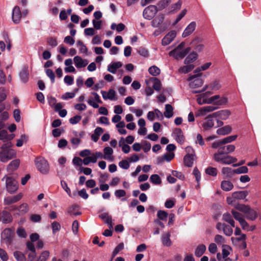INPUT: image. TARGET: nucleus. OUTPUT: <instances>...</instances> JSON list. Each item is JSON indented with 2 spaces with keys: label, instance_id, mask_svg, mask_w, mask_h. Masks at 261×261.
I'll use <instances>...</instances> for the list:
<instances>
[{
  "label": "nucleus",
  "instance_id": "1",
  "mask_svg": "<svg viewBox=\"0 0 261 261\" xmlns=\"http://www.w3.org/2000/svg\"><path fill=\"white\" fill-rule=\"evenodd\" d=\"M12 144L11 142L4 143L1 147L2 150L0 151V160L1 162L6 163L9 160L12 159L16 156V152L15 150L11 149Z\"/></svg>",
  "mask_w": 261,
  "mask_h": 261
},
{
  "label": "nucleus",
  "instance_id": "2",
  "mask_svg": "<svg viewBox=\"0 0 261 261\" xmlns=\"http://www.w3.org/2000/svg\"><path fill=\"white\" fill-rule=\"evenodd\" d=\"M234 208L237 210L243 213L248 220L254 221L257 217V212L248 205L238 203L234 205Z\"/></svg>",
  "mask_w": 261,
  "mask_h": 261
},
{
  "label": "nucleus",
  "instance_id": "3",
  "mask_svg": "<svg viewBox=\"0 0 261 261\" xmlns=\"http://www.w3.org/2000/svg\"><path fill=\"white\" fill-rule=\"evenodd\" d=\"M14 236V232L11 228H5L1 234V241L8 247L12 244Z\"/></svg>",
  "mask_w": 261,
  "mask_h": 261
},
{
  "label": "nucleus",
  "instance_id": "4",
  "mask_svg": "<svg viewBox=\"0 0 261 261\" xmlns=\"http://www.w3.org/2000/svg\"><path fill=\"white\" fill-rule=\"evenodd\" d=\"M6 179V188L7 191L12 194L15 193L18 189V184L17 181L11 176H5L2 180L4 181Z\"/></svg>",
  "mask_w": 261,
  "mask_h": 261
},
{
  "label": "nucleus",
  "instance_id": "5",
  "mask_svg": "<svg viewBox=\"0 0 261 261\" xmlns=\"http://www.w3.org/2000/svg\"><path fill=\"white\" fill-rule=\"evenodd\" d=\"M35 165L37 169L43 174H46L48 172V163L43 158L37 157L35 161Z\"/></svg>",
  "mask_w": 261,
  "mask_h": 261
},
{
  "label": "nucleus",
  "instance_id": "6",
  "mask_svg": "<svg viewBox=\"0 0 261 261\" xmlns=\"http://www.w3.org/2000/svg\"><path fill=\"white\" fill-rule=\"evenodd\" d=\"M214 159L217 162H221L223 164H231L237 161V159L230 155L221 156L219 154H214Z\"/></svg>",
  "mask_w": 261,
  "mask_h": 261
},
{
  "label": "nucleus",
  "instance_id": "7",
  "mask_svg": "<svg viewBox=\"0 0 261 261\" xmlns=\"http://www.w3.org/2000/svg\"><path fill=\"white\" fill-rule=\"evenodd\" d=\"M188 81H192L189 83V86L191 88H197L201 87L203 84V80L198 77L197 74L190 75L188 79Z\"/></svg>",
  "mask_w": 261,
  "mask_h": 261
},
{
  "label": "nucleus",
  "instance_id": "8",
  "mask_svg": "<svg viewBox=\"0 0 261 261\" xmlns=\"http://www.w3.org/2000/svg\"><path fill=\"white\" fill-rule=\"evenodd\" d=\"M158 12L155 5H150L146 8L143 12V17L145 19H151Z\"/></svg>",
  "mask_w": 261,
  "mask_h": 261
},
{
  "label": "nucleus",
  "instance_id": "9",
  "mask_svg": "<svg viewBox=\"0 0 261 261\" xmlns=\"http://www.w3.org/2000/svg\"><path fill=\"white\" fill-rule=\"evenodd\" d=\"M213 116H212V114L206 116L204 121L201 124L202 127L204 131H206L210 130L212 128L214 125V122L213 120Z\"/></svg>",
  "mask_w": 261,
  "mask_h": 261
},
{
  "label": "nucleus",
  "instance_id": "10",
  "mask_svg": "<svg viewBox=\"0 0 261 261\" xmlns=\"http://www.w3.org/2000/svg\"><path fill=\"white\" fill-rule=\"evenodd\" d=\"M12 220V216L9 212L5 210L0 212V221L3 223H9L11 222Z\"/></svg>",
  "mask_w": 261,
  "mask_h": 261
},
{
  "label": "nucleus",
  "instance_id": "11",
  "mask_svg": "<svg viewBox=\"0 0 261 261\" xmlns=\"http://www.w3.org/2000/svg\"><path fill=\"white\" fill-rule=\"evenodd\" d=\"M22 14L19 7L15 6L12 13V20L15 24L18 23L21 19Z\"/></svg>",
  "mask_w": 261,
  "mask_h": 261
},
{
  "label": "nucleus",
  "instance_id": "12",
  "mask_svg": "<svg viewBox=\"0 0 261 261\" xmlns=\"http://www.w3.org/2000/svg\"><path fill=\"white\" fill-rule=\"evenodd\" d=\"M235 150V146L233 145H228L227 146L222 145L219 148L218 152L215 154H219V155L227 154L233 152Z\"/></svg>",
  "mask_w": 261,
  "mask_h": 261
},
{
  "label": "nucleus",
  "instance_id": "13",
  "mask_svg": "<svg viewBox=\"0 0 261 261\" xmlns=\"http://www.w3.org/2000/svg\"><path fill=\"white\" fill-rule=\"evenodd\" d=\"M231 114V112L228 110H223L216 112L212 114L214 118L218 117L222 120H226Z\"/></svg>",
  "mask_w": 261,
  "mask_h": 261
},
{
  "label": "nucleus",
  "instance_id": "14",
  "mask_svg": "<svg viewBox=\"0 0 261 261\" xmlns=\"http://www.w3.org/2000/svg\"><path fill=\"white\" fill-rule=\"evenodd\" d=\"M190 50L191 48L188 47L184 50H179L178 51H175L173 54H169V55L173 57L176 60L182 59L188 55Z\"/></svg>",
  "mask_w": 261,
  "mask_h": 261
},
{
  "label": "nucleus",
  "instance_id": "15",
  "mask_svg": "<svg viewBox=\"0 0 261 261\" xmlns=\"http://www.w3.org/2000/svg\"><path fill=\"white\" fill-rule=\"evenodd\" d=\"M22 194L19 193L14 196H9L4 199V204L5 205H10L12 203H15L20 200L22 197Z\"/></svg>",
  "mask_w": 261,
  "mask_h": 261
},
{
  "label": "nucleus",
  "instance_id": "16",
  "mask_svg": "<svg viewBox=\"0 0 261 261\" xmlns=\"http://www.w3.org/2000/svg\"><path fill=\"white\" fill-rule=\"evenodd\" d=\"M196 23L195 21L191 22L185 29L182 34V37H187L190 35L195 30Z\"/></svg>",
  "mask_w": 261,
  "mask_h": 261
},
{
  "label": "nucleus",
  "instance_id": "17",
  "mask_svg": "<svg viewBox=\"0 0 261 261\" xmlns=\"http://www.w3.org/2000/svg\"><path fill=\"white\" fill-rule=\"evenodd\" d=\"M175 135V139L180 144H182L185 142V137L182 130L180 128H175L173 132Z\"/></svg>",
  "mask_w": 261,
  "mask_h": 261
},
{
  "label": "nucleus",
  "instance_id": "18",
  "mask_svg": "<svg viewBox=\"0 0 261 261\" xmlns=\"http://www.w3.org/2000/svg\"><path fill=\"white\" fill-rule=\"evenodd\" d=\"M164 20V16L163 14L155 17L151 21L152 26L154 28H159L162 29V25Z\"/></svg>",
  "mask_w": 261,
  "mask_h": 261
},
{
  "label": "nucleus",
  "instance_id": "19",
  "mask_svg": "<svg viewBox=\"0 0 261 261\" xmlns=\"http://www.w3.org/2000/svg\"><path fill=\"white\" fill-rule=\"evenodd\" d=\"M74 62L76 68H80L86 67L88 62L87 60H83L80 56H75L74 59Z\"/></svg>",
  "mask_w": 261,
  "mask_h": 261
},
{
  "label": "nucleus",
  "instance_id": "20",
  "mask_svg": "<svg viewBox=\"0 0 261 261\" xmlns=\"http://www.w3.org/2000/svg\"><path fill=\"white\" fill-rule=\"evenodd\" d=\"M217 109V107L213 106H208L204 107L201 108L197 114H195L196 116H199L200 115L204 116L206 112H213Z\"/></svg>",
  "mask_w": 261,
  "mask_h": 261
},
{
  "label": "nucleus",
  "instance_id": "21",
  "mask_svg": "<svg viewBox=\"0 0 261 261\" xmlns=\"http://www.w3.org/2000/svg\"><path fill=\"white\" fill-rule=\"evenodd\" d=\"M20 165V160L15 159L12 161L7 166V170L8 172H13L16 170Z\"/></svg>",
  "mask_w": 261,
  "mask_h": 261
},
{
  "label": "nucleus",
  "instance_id": "22",
  "mask_svg": "<svg viewBox=\"0 0 261 261\" xmlns=\"http://www.w3.org/2000/svg\"><path fill=\"white\" fill-rule=\"evenodd\" d=\"M170 232H167L163 234L161 237V240L163 245L164 246L170 247L172 245V241L170 239Z\"/></svg>",
  "mask_w": 261,
  "mask_h": 261
},
{
  "label": "nucleus",
  "instance_id": "23",
  "mask_svg": "<svg viewBox=\"0 0 261 261\" xmlns=\"http://www.w3.org/2000/svg\"><path fill=\"white\" fill-rule=\"evenodd\" d=\"M122 66V64L120 62H114V63L110 64L108 65V71L114 74L116 72L117 69L121 67Z\"/></svg>",
  "mask_w": 261,
  "mask_h": 261
},
{
  "label": "nucleus",
  "instance_id": "24",
  "mask_svg": "<svg viewBox=\"0 0 261 261\" xmlns=\"http://www.w3.org/2000/svg\"><path fill=\"white\" fill-rule=\"evenodd\" d=\"M231 130V127L229 125H227L223 127L218 128L217 130V134L219 135L224 136L230 134Z\"/></svg>",
  "mask_w": 261,
  "mask_h": 261
},
{
  "label": "nucleus",
  "instance_id": "25",
  "mask_svg": "<svg viewBox=\"0 0 261 261\" xmlns=\"http://www.w3.org/2000/svg\"><path fill=\"white\" fill-rule=\"evenodd\" d=\"M194 155L193 154H187L184 158V163L186 166L191 167L193 165Z\"/></svg>",
  "mask_w": 261,
  "mask_h": 261
},
{
  "label": "nucleus",
  "instance_id": "26",
  "mask_svg": "<svg viewBox=\"0 0 261 261\" xmlns=\"http://www.w3.org/2000/svg\"><path fill=\"white\" fill-rule=\"evenodd\" d=\"M248 192L247 191H242L234 192L232 193V196L233 198L238 199H244L248 195Z\"/></svg>",
  "mask_w": 261,
  "mask_h": 261
},
{
  "label": "nucleus",
  "instance_id": "27",
  "mask_svg": "<svg viewBox=\"0 0 261 261\" xmlns=\"http://www.w3.org/2000/svg\"><path fill=\"white\" fill-rule=\"evenodd\" d=\"M174 157L173 153H166L164 154L162 157L158 159L159 163H162L165 160L167 162L171 161Z\"/></svg>",
  "mask_w": 261,
  "mask_h": 261
},
{
  "label": "nucleus",
  "instance_id": "28",
  "mask_svg": "<svg viewBox=\"0 0 261 261\" xmlns=\"http://www.w3.org/2000/svg\"><path fill=\"white\" fill-rule=\"evenodd\" d=\"M198 58V55L196 53L193 51L185 59L184 63L185 64H189L195 61Z\"/></svg>",
  "mask_w": 261,
  "mask_h": 261
},
{
  "label": "nucleus",
  "instance_id": "29",
  "mask_svg": "<svg viewBox=\"0 0 261 261\" xmlns=\"http://www.w3.org/2000/svg\"><path fill=\"white\" fill-rule=\"evenodd\" d=\"M206 250V246L203 244L198 245L195 249V255L197 257L201 256Z\"/></svg>",
  "mask_w": 261,
  "mask_h": 261
},
{
  "label": "nucleus",
  "instance_id": "30",
  "mask_svg": "<svg viewBox=\"0 0 261 261\" xmlns=\"http://www.w3.org/2000/svg\"><path fill=\"white\" fill-rule=\"evenodd\" d=\"M221 188L225 191H229L232 189L233 185L230 181L223 180L221 182Z\"/></svg>",
  "mask_w": 261,
  "mask_h": 261
},
{
  "label": "nucleus",
  "instance_id": "31",
  "mask_svg": "<svg viewBox=\"0 0 261 261\" xmlns=\"http://www.w3.org/2000/svg\"><path fill=\"white\" fill-rule=\"evenodd\" d=\"M173 108L172 106L170 104H166L165 105V112H164V115L167 118H170L173 115Z\"/></svg>",
  "mask_w": 261,
  "mask_h": 261
},
{
  "label": "nucleus",
  "instance_id": "32",
  "mask_svg": "<svg viewBox=\"0 0 261 261\" xmlns=\"http://www.w3.org/2000/svg\"><path fill=\"white\" fill-rule=\"evenodd\" d=\"M13 255L17 261H26L24 254L19 251H14Z\"/></svg>",
  "mask_w": 261,
  "mask_h": 261
},
{
  "label": "nucleus",
  "instance_id": "33",
  "mask_svg": "<svg viewBox=\"0 0 261 261\" xmlns=\"http://www.w3.org/2000/svg\"><path fill=\"white\" fill-rule=\"evenodd\" d=\"M222 173L223 174L225 175L227 177L231 178L234 174L233 170H232L229 167H223L222 169Z\"/></svg>",
  "mask_w": 261,
  "mask_h": 261
},
{
  "label": "nucleus",
  "instance_id": "34",
  "mask_svg": "<svg viewBox=\"0 0 261 261\" xmlns=\"http://www.w3.org/2000/svg\"><path fill=\"white\" fill-rule=\"evenodd\" d=\"M104 156L103 158L106 160L111 159V156L113 153V150L110 147H106L103 149Z\"/></svg>",
  "mask_w": 261,
  "mask_h": 261
},
{
  "label": "nucleus",
  "instance_id": "35",
  "mask_svg": "<svg viewBox=\"0 0 261 261\" xmlns=\"http://www.w3.org/2000/svg\"><path fill=\"white\" fill-rule=\"evenodd\" d=\"M168 216V213L162 210H159L157 213L158 219L162 221H166Z\"/></svg>",
  "mask_w": 261,
  "mask_h": 261
},
{
  "label": "nucleus",
  "instance_id": "36",
  "mask_svg": "<svg viewBox=\"0 0 261 261\" xmlns=\"http://www.w3.org/2000/svg\"><path fill=\"white\" fill-rule=\"evenodd\" d=\"M148 72L152 75L156 76L160 73L161 70L157 66L153 65L149 68Z\"/></svg>",
  "mask_w": 261,
  "mask_h": 261
},
{
  "label": "nucleus",
  "instance_id": "37",
  "mask_svg": "<svg viewBox=\"0 0 261 261\" xmlns=\"http://www.w3.org/2000/svg\"><path fill=\"white\" fill-rule=\"evenodd\" d=\"M150 181L154 185H158L161 184L162 180L159 175L154 174L151 175Z\"/></svg>",
  "mask_w": 261,
  "mask_h": 261
},
{
  "label": "nucleus",
  "instance_id": "38",
  "mask_svg": "<svg viewBox=\"0 0 261 261\" xmlns=\"http://www.w3.org/2000/svg\"><path fill=\"white\" fill-rule=\"evenodd\" d=\"M205 172L206 174L213 176H216L217 175L218 173V170L217 168L212 167H207L205 170Z\"/></svg>",
  "mask_w": 261,
  "mask_h": 261
},
{
  "label": "nucleus",
  "instance_id": "39",
  "mask_svg": "<svg viewBox=\"0 0 261 261\" xmlns=\"http://www.w3.org/2000/svg\"><path fill=\"white\" fill-rule=\"evenodd\" d=\"M19 76L21 81L23 83H26L28 80L29 73L27 70H22L20 73Z\"/></svg>",
  "mask_w": 261,
  "mask_h": 261
},
{
  "label": "nucleus",
  "instance_id": "40",
  "mask_svg": "<svg viewBox=\"0 0 261 261\" xmlns=\"http://www.w3.org/2000/svg\"><path fill=\"white\" fill-rule=\"evenodd\" d=\"M51 228L53 230V233L54 234H56V233L59 231L60 230L61 225L59 222L54 221L51 223Z\"/></svg>",
  "mask_w": 261,
  "mask_h": 261
},
{
  "label": "nucleus",
  "instance_id": "41",
  "mask_svg": "<svg viewBox=\"0 0 261 261\" xmlns=\"http://www.w3.org/2000/svg\"><path fill=\"white\" fill-rule=\"evenodd\" d=\"M224 233L227 236H230L233 233V230L231 226L225 224L223 229Z\"/></svg>",
  "mask_w": 261,
  "mask_h": 261
},
{
  "label": "nucleus",
  "instance_id": "42",
  "mask_svg": "<svg viewBox=\"0 0 261 261\" xmlns=\"http://www.w3.org/2000/svg\"><path fill=\"white\" fill-rule=\"evenodd\" d=\"M231 213L233 216V217L237 221H238L239 222L241 221V220L244 219L242 215L237 212L236 211L232 209L231 211Z\"/></svg>",
  "mask_w": 261,
  "mask_h": 261
},
{
  "label": "nucleus",
  "instance_id": "43",
  "mask_svg": "<svg viewBox=\"0 0 261 261\" xmlns=\"http://www.w3.org/2000/svg\"><path fill=\"white\" fill-rule=\"evenodd\" d=\"M17 234L21 238H25L27 237V232L22 227H19L16 231Z\"/></svg>",
  "mask_w": 261,
  "mask_h": 261
},
{
  "label": "nucleus",
  "instance_id": "44",
  "mask_svg": "<svg viewBox=\"0 0 261 261\" xmlns=\"http://www.w3.org/2000/svg\"><path fill=\"white\" fill-rule=\"evenodd\" d=\"M248 172V169L246 166H241L236 169L233 170L234 174L246 173Z\"/></svg>",
  "mask_w": 261,
  "mask_h": 261
},
{
  "label": "nucleus",
  "instance_id": "45",
  "mask_svg": "<svg viewBox=\"0 0 261 261\" xmlns=\"http://www.w3.org/2000/svg\"><path fill=\"white\" fill-rule=\"evenodd\" d=\"M194 68V65L193 64H187V65L183 66L181 68L180 70L184 73H187L190 72Z\"/></svg>",
  "mask_w": 261,
  "mask_h": 261
},
{
  "label": "nucleus",
  "instance_id": "46",
  "mask_svg": "<svg viewBox=\"0 0 261 261\" xmlns=\"http://www.w3.org/2000/svg\"><path fill=\"white\" fill-rule=\"evenodd\" d=\"M78 207L76 205H73L68 210V213L71 216H78L81 214V212H75V210Z\"/></svg>",
  "mask_w": 261,
  "mask_h": 261
},
{
  "label": "nucleus",
  "instance_id": "47",
  "mask_svg": "<svg viewBox=\"0 0 261 261\" xmlns=\"http://www.w3.org/2000/svg\"><path fill=\"white\" fill-rule=\"evenodd\" d=\"M168 2L169 1H159L157 6H155L158 11L166 8L168 6Z\"/></svg>",
  "mask_w": 261,
  "mask_h": 261
},
{
  "label": "nucleus",
  "instance_id": "48",
  "mask_svg": "<svg viewBox=\"0 0 261 261\" xmlns=\"http://www.w3.org/2000/svg\"><path fill=\"white\" fill-rule=\"evenodd\" d=\"M214 241L219 244H222L225 242V238L221 235L217 234L214 238Z\"/></svg>",
  "mask_w": 261,
  "mask_h": 261
},
{
  "label": "nucleus",
  "instance_id": "49",
  "mask_svg": "<svg viewBox=\"0 0 261 261\" xmlns=\"http://www.w3.org/2000/svg\"><path fill=\"white\" fill-rule=\"evenodd\" d=\"M237 135H232L227 137L226 138L222 140V142L223 143V145L228 143L231 142L233 141H234L237 139Z\"/></svg>",
  "mask_w": 261,
  "mask_h": 261
},
{
  "label": "nucleus",
  "instance_id": "50",
  "mask_svg": "<svg viewBox=\"0 0 261 261\" xmlns=\"http://www.w3.org/2000/svg\"><path fill=\"white\" fill-rule=\"evenodd\" d=\"M193 174L195 176L196 180L197 182L198 185L201 178V174L196 167L194 168Z\"/></svg>",
  "mask_w": 261,
  "mask_h": 261
},
{
  "label": "nucleus",
  "instance_id": "51",
  "mask_svg": "<svg viewBox=\"0 0 261 261\" xmlns=\"http://www.w3.org/2000/svg\"><path fill=\"white\" fill-rule=\"evenodd\" d=\"M19 212L21 214H25L29 211V206L27 203H22L18 206Z\"/></svg>",
  "mask_w": 261,
  "mask_h": 261
},
{
  "label": "nucleus",
  "instance_id": "52",
  "mask_svg": "<svg viewBox=\"0 0 261 261\" xmlns=\"http://www.w3.org/2000/svg\"><path fill=\"white\" fill-rule=\"evenodd\" d=\"M124 248V244L123 243H119L116 247L114 249L113 252V256L116 255L119 251H121Z\"/></svg>",
  "mask_w": 261,
  "mask_h": 261
},
{
  "label": "nucleus",
  "instance_id": "53",
  "mask_svg": "<svg viewBox=\"0 0 261 261\" xmlns=\"http://www.w3.org/2000/svg\"><path fill=\"white\" fill-rule=\"evenodd\" d=\"M187 10L186 9L182 10L181 12L177 15L176 19L174 22V24H176L178 23L186 14Z\"/></svg>",
  "mask_w": 261,
  "mask_h": 261
},
{
  "label": "nucleus",
  "instance_id": "54",
  "mask_svg": "<svg viewBox=\"0 0 261 261\" xmlns=\"http://www.w3.org/2000/svg\"><path fill=\"white\" fill-rule=\"evenodd\" d=\"M119 166L122 169H128L129 167V164L126 160H122L119 163Z\"/></svg>",
  "mask_w": 261,
  "mask_h": 261
},
{
  "label": "nucleus",
  "instance_id": "55",
  "mask_svg": "<svg viewBox=\"0 0 261 261\" xmlns=\"http://www.w3.org/2000/svg\"><path fill=\"white\" fill-rule=\"evenodd\" d=\"M0 258L3 261L8 260V255L6 251L3 249L0 248Z\"/></svg>",
  "mask_w": 261,
  "mask_h": 261
},
{
  "label": "nucleus",
  "instance_id": "56",
  "mask_svg": "<svg viewBox=\"0 0 261 261\" xmlns=\"http://www.w3.org/2000/svg\"><path fill=\"white\" fill-rule=\"evenodd\" d=\"M142 148L145 152H147L150 150L151 144L149 142L144 141L142 142Z\"/></svg>",
  "mask_w": 261,
  "mask_h": 261
},
{
  "label": "nucleus",
  "instance_id": "57",
  "mask_svg": "<svg viewBox=\"0 0 261 261\" xmlns=\"http://www.w3.org/2000/svg\"><path fill=\"white\" fill-rule=\"evenodd\" d=\"M208 92H206L205 93L202 94V97H198L197 99V101L199 105H203L206 103H207L208 100L204 98L205 95Z\"/></svg>",
  "mask_w": 261,
  "mask_h": 261
},
{
  "label": "nucleus",
  "instance_id": "58",
  "mask_svg": "<svg viewBox=\"0 0 261 261\" xmlns=\"http://www.w3.org/2000/svg\"><path fill=\"white\" fill-rule=\"evenodd\" d=\"M115 195L117 198H121L126 195V192L124 190H117L115 191Z\"/></svg>",
  "mask_w": 261,
  "mask_h": 261
},
{
  "label": "nucleus",
  "instance_id": "59",
  "mask_svg": "<svg viewBox=\"0 0 261 261\" xmlns=\"http://www.w3.org/2000/svg\"><path fill=\"white\" fill-rule=\"evenodd\" d=\"M185 43L184 42L180 43L175 48L170 51L169 54H173L175 51H178L179 50H184L183 48L185 47Z\"/></svg>",
  "mask_w": 261,
  "mask_h": 261
},
{
  "label": "nucleus",
  "instance_id": "60",
  "mask_svg": "<svg viewBox=\"0 0 261 261\" xmlns=\"http://www.w3.org/2000/svg\"><path fill=\"white\" fill-rule=\"evenodd\" d=\"M82 117L79 115H76L69 119V122L72 124H75L78 123L81 120Z\"/></svg>",
  "mask_w": 261,
  "mask_h": 261
},
{
  "label": "nucleus",
  "instance_id": "61",
  "mask_svg": "<svg viewBox=\"0 0 261 261\" xmlns=\"http://www.w3.org/2000/svg\"><path fill=\"white\" fill-rule=\"evenodd\" d=\"M138 52L141 56L144 57H147L149 55L148 50L142 47H141L139 48Z\"/></svg>",
  "mask_w": 261,
  "mask_h": 261
},
{
  "label": "nucleus",
  "instance_id": "62",
  "mask_svg": "<svg viewBox=\"0 0 261 261\" xmlns=\"http://www.w3.org/2000/svg\"><path fill=\"white\" fill-rule=\"evenodd\" d=\"M13 115L15 121L17 122L20 120V111L19 109H15L13 112Z\"/></svg>",
  "mask_w": 261,
  "mask_h": 261
},
{
  "label": "nucleus",
  "instance_id": "63",
  "mask_svg": "<svg viewBox=\"0 0 261 261\" xmlns=\"http://www.w3.org/2000/svg\"><path fill=\"white\" fill-rule=\"evenodd\" d=\"M64 81L68 85H71L73 83V77L70 75H66L64 77Z\"/></svg>",
  "mask_w": 261,
  "mask_h": 261
},
{
  "label": "nucleus",
  "instance_id": "64",
  "mask_svg": "<svg viewBox=\"0 0 261 261\" xmlns=\"http://www.w3.org/2000/svg\"><path fill=\"white\" fill-rule=\"evenodd\" d=\"M49 256V252L45 251L43 252L41 255L39 256V258L38 259L37 261H45L46 258Z\"/></svg>",
  "mask_w": 261,
  "mask_h": 261
}]
</instances>
